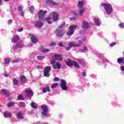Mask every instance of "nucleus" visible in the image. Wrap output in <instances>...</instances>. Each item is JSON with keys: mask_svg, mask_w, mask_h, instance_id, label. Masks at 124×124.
<instances>
[{"mask_svg": "<svg viewBox=\"0 0 124 124\" xmlns=\"http://www.w3.org/2000/svg\"><path fill=\"white\" fill-rule=\"evenodd\" d=\"M86 51H88V47L86 46H84L83 48L80 49V52L81 53H84L86 52Z\"/></svg>", "mask_w": 124, "mask_h": 124, "instance_id": "nucleus-34", "label": "nucleus"}, {"mask_svg": "<svg viewBox=\"0 0 124 124\" xmlns=\"http://www.w3.org/2000/svg\"><path fill=\"white\" fill-rule=\"evenodd\" d=\"M102 63H106L109 62V60L106 58H103L102 59Z\"/></svg>", "mask_w": 124, "mask_h": 124, "instance_id": "nucleus-39", "label": "nucleus"}, {"mask_svg": "<svg viewBox=\"0 0 124 124\" xmlns=\"http://www.w3.org/2000/svg\"><path fill=\"white\" fill-rule=\"evenodd\" d=\"M69 20L70 21H74V20H76V16L73 17H70Z\"/></svg>", "mask_w": 124, "mask_h": 124, "instance_id": "nucleus-49", "label": "nucleus"}, {"mask_svg": "<svg viewBox=\"0 0 124 124\" xmlns=\"http://www.w3.org/2000/svg\"><path fill=\"white\" fill-rule=\"evenodd\" d=\"M44 23L40 21H37L35 24V27L40 29V28H42L43 26Z\"/></svg>", "mask_w": 124, "mask_h": 124, "instance_id": "nucleus-16", "label": "nucleus"}, {"mask_svg": "<svg viewBox=\"0 0 124 124\" xmlns=\"http://www.w3.org/2000/svg\"><path fill=\"white\" fill-rule=\"evenodd\" d=\"M51 90H50V87L46 86V87H44L42 89V92L43 93H50Z\"/></svg>", "mask_w": 124, "mask_h": 124, "instance_id": "nucleus-20", "label": "nucleus"}, {"mask_svg": "<svg viewBox=\"0 0 124 124\" xmlns=\"http://www.w3.org/2000/svg\"><path fill=\"white\" fill-rule=\"evenodd\" d=\"M84 6V1H78V7L79 8H82Z\"/></svg>", "mask_w": 124, "mask_h": 124, "instance_id": "nucleus-27", "label": "nucleus"}, {"mask_svg": "<svg viewBox=\"0 0 124 124\" xmlns=\"http://www.w3.org/2000/svg\"><path fill=\"white\" fill-rule=\"evenodd\" d=\"M22 9H23V7H22V6H18V11L21 12Z\"/></svg>", "mask_w": 124, "mask_h": 124, "instance_id": "nucleus-48", "label": "nucleus"}, {"mask_svg": "<svg viewBox=\"0 0 124 124\" xmlns=\"http://www.w3.org/2000/svg\"><path fill=\"white\" fill-rule=\"evenodd\" d=\"M29 36H31V41L33 43H37L38 42V40L35 38V36H34V35L32 34H29L28 35Z\"/></svg>", "mask_w": 124, "mask_h": 124, "instance_id": "nucleus-14", "label": "nucleus"}, {"mask_svg": "<svg viewBox=\"0 0 124 124\" xmlns=\"http://www.w3.org/2000/svg\"><path fill=\"white\" fill-rule=\"evenodd\" d=\"M25 93L27 94V97L33 95V92L31 90H27L25 91Z\"/></svg>", "mask_w": 124, "mask_h": 124, "instance_id": "nucleus-23", "label": "nucleus"}, {"mask_svg": "<svg viewBox=\"0 0 124 124\" xmlns=\"http://www.w3.org/2000/svg\"><path fill=\"white\" fill-rule=\"evenodd\" d=\"M60 87L62 91H67V86H66V81L63 79H60Z\"/></svg>", "mask_w": 124, "mask_h": 124, "instance_id": "nucleus-9", "label": "nucleus"}, {"mask_svg": "<svg viewBox=\"0 0 124 124\" xmlns=\"http://www.w3.org/2000/svg\"><path fill=\"white\" fill-rule=\"evenodd\" d=\"M90 28V24L87 21H84L82 22V28L83 30H87Z\"/></svg>", "mask_w": 124, "mask_h": 124, "instance_id": "nucleus-12", "label": "nucleus"}, {"mask_svg": "<svg viewBox=\"0 0 124 124\" xmlns=\"http://www.w3.org/2000/svg\"><path fill=\"white\" fill-rule=\"evenodd\" d=\"M8 25H11V24H12V20L9 19L8 21Z\"/></svg>", "mask_w": 124, "mask_h": 124, "instance_id": "nucleus-52", "label": "nucleus"}, {"mask_svg": "<svg viewBox=\"0 0 124 124\" xmlns=\"http://www.w3.org/2000/svg\"><path fill=\"white\" fill-rule=\"evenodd\" d=\"M18 106H19V107H22V108H26V103L20 102L18 103Z\"/></svg>", "mask_w": 124, "mask_h": 124, "instance_id": "nucleus-28", "label": "nucleus"}, {"mask_svg": "<svg viewBox=\"0 0 124 124\" xmlns=\"http://www.w3.org/2000/svg\"><path fill=\"white\" fill-rule=\"evenodd\" d=\"M53 57L55 58L56 61H62V57L61 54L55 53L53 55Z\"/></svg>", "mask_w": 124, "mask_h": 124, "instance_id": "nucleus-13", "label": "nucleus"}, {"mask_svg": "<svg viewBox=\"0 0 124 124\" xmlns=\"http://www.w3.org/2000/svg\"><path fill=\"white\" fill-rule=\"evenodd\" d=\"M78 13L79 16H82V15H83V14L84 13V9H81L79 10Z\"/></svg>", "mask_w": 124, "mask_h": 124, "instance_id": "nucleus-42", "label": "nucleus"}, {"mask_svg": "<svg viewBox=\"0 0 124 124\" xmlns=\"http://www.w3.org/2000/svg\"><path fill=\"white\" fill-rule=\"evenodd\" d=\"M97 56L98 57V58H103V54L102 53H97Z\"/></svg>", "mask_w": 124, "mask_h": 124, "instance_id": "nucleus-45", "label": "nucleus"}, {"mask_svg": "<svg viewBox=\"0 0 124 124\" xmlns=\"http://www.w3.org/2000/svg\"><path fill=\"white\" fill-rule=\"evenodd\" d=\"M64 26H65V22L64 21L61 24V25L59 26L58 29H60V30H62V28L64 27Z\"/></svg>", "mask_w": 124, "mask_h": 124, "instance_id": "nucleus-37", "label": "nucleus"}, {"mask_svg": "<svg viewBox=\"0 0 124 124\" xmlns=\"http://www.w3.org/2000/svg\"><path fill=\"white\" fill-rule=\"evenodd\" d=\"M73 65H74V66H75V67H77V68H80L79 64H78V63H77L76 61H73Z\"/></svg>", "mask_w": 124, "mask_h": 124, "instance_id": "nucleus-29", "label": "nucleus"}, {"mask_svg": "<svg viewBox=\"0 0 124 124\" xmlns=\"http://www.w3.org/2000/svg\"><path fill=\"white\" fill-rule=\"evenodd\" d=\"M64 62L67 66L70 67L73 66V62H72V60L71 59L68 58L66 59Z\"/></svg>", "mask_w": 124, "mask_h": 124, "instance_id": "nucleus-10", "label": "nucleus"}, {"mask_svg": "<svg viewBox=\"0 0 124 124\" xmlns=\"http://www.w3.org/2000/svg\"><path fill=\"white\" fill-rule=\"evenodd\" d=\"M57 86H59V84L57 83H54L51 85V88L54 89V88H57Z\"/></svg>", "mask_w": 124, "mask_h": 124, "instance_id": "nucleus-43", "label": "nucleus"}, {"mask_svg": "<svg viewBox=\"0 0 124 124\" xmlns=\"http://www.w3.org/2000/svg\"><path fill=\"white\" fill-rule=\"evenodd\" d=\"M42 110L43 111L42 112V117L43 118H45V117H48V107L46 105H43L41 107Z\"/></svg>", "mask_w": 124, "mask_h": 124, "instance_id": "nucleus-4", "label": "nucleus"}, {"mask_svg": "<svg viewBox=\"0 0 124 124\" xmlns=\"http://www.w3.org/2000/svg\"><path fill=\"white\" fill-rule=\"evenodd\" d=\"M40 48L42 53H48V52H50V50L49 49L44 48V46H41Z\"/></svg>", "mask_w": 124, "mask_h": 124, "instance_id": "nucleus-25", "label": "nucleus"}, {"mask_svg": "<svg viewBox=\"0 0 124 124\" xmlns=\"http://www.w3.org/2000/svg\"><path fill=\"white\" fill-rule=\"evenodd\" d=\"M13 83L15 86H17V85L19 84V81L17 80V79L14 78L13 79Z\"/></svg>", "mask_w": 124, "mask_h": 124, "instance_id": "nucleus-30", "label": "nucleus"}, {"mask_svg": "<svg viewBox=\"0 0 124 124\" xmlns=\"http://www.w3.org/2000/svg\"><path fill=\"white\" fill-rule=\"evenodd\" d=\"M37 68L39 69H42V68H43V67L42 66H38Z\"/></svg>", "mask_w": 124, "mask_h": 124, "instance_id": "nucleus-59", "label": "nucleus"}, {"mask_svg": "<svg viewBox=\"0 0 124 124\" xmlns=\"http://www.w3.org/2000/svg\"><path fill=\"white\" fill-rule=\"evenodd\" d=\"M20 81L21 83H23V84H25L26 83L27 79L26 78V77H25L24 75H22L20 77Z\"/></svg>", "mask_w": 124, "mask_h": 124, "instance_id": "nucleus-26", "label": "nucleus"}, {"mask_svg": "<svg viewBox=\"0 0 124 124\" xmlns=\"http://www.w3.org/2000/svg\"><path fill=\"white\" fill-rule=\"evenodd\" d=\"M59 46L60 47H63V45L62 44V43H59Z\"/></svg>", "mask_w": 124, "mask_h": 124, "instance_id": "nucleus-60", "label": "nucleus"}, {"mask_svg": "<svg viewBox=\"0 0 124 124\" xmlns=\"http://www.w3.org/2000/svg\"><path fill=\"white\" fill-rule=\"evenodd\" d=\"M49 45L50 46H56V44L55 43H51Z\"/></svg>", "mask_w": 124, "mask_h": 124, "instance_id": "nucleus-57", "label": "nucleus"}, {"mask_svg": "<svg viewBox=\"0 0 124 124\" xmlns=\"http://www.w3.org/2000/svg\"><path fill=\"white\" fill-rule=\"evenodd\" d=\"M37 60H38V61H41V60L45 59V56H37Z\"/></svg>", "mask_w": 124, "mask_h": 124, "instance_id": "nucleus-40", "label": "nucleus"}, {"mask_svg": "<svg viewBox=\"0 0 124 124\" xmlns=\"http://www.w3.org/2000/svg\"><path fill=\"white\" fill-rule=\"evenodd\" d=\"M2 4V0H0V5H1Z\"/></svg>", "mask_w": 124, "mask_h": 124, "instance_id": "nucleus-63", "label": "nucleus"}, {"mask_svg": "<svg viewBox=\"0 0 124 124\" xmlns=\"http://www.w3.org/2000/svg\"><path fill=\"white\" fill-rule=\"evenodd\" d=\"M12 62L13 63H17L18 62H20V59L15 58V60H13Z\"/></svg>", "mask_w": 124, "mask_h": 124, "instance_id": "nucleus-36", "label": "nucleus"}, {"mask_svg": "<svg viewBox=\"0 0 124 124\" xmlns=\"http://www.w3.org/2000/svg\"><path fill=\"white\" fill-rule=\"evenodd\" d=\"M17 119L19 120H24V116H23V113L22 111L18 112L16 115Z\"/></svg>", "mask_w": 124, "mask_h": 124, "instance_id": "nucleus-19", "label": "nucleus"}, {"mask_svg": "<svg viewBox=\"0 0 124 124\" xmlns=\"http://www.w3.org/2000/svg\"><path fill=\"white\" fill-rule=\"evenodd\" d=\"M93 20L94 21L95 24L97 27H99L100 25H101V22L99 21V19H98V18L97 17V18H93Z\"/></svg>", "mask_w": 124, "mask_h": 124, "instance_id": "nucleus-18", "label": "nucleus"}, {"mask_svg": "<svg viewBox=\"0 0 124 124\" xmlns=\"http://www.w3.org/2000/svg\"><path fill=\"white\" fill-rule=\"evenodd\" d=\"M31 106L33 108V109H36L37 108V106H36V103L35 102H32L31 104Z\"/></svg>", "mask_w": 124, "mask_h": 124, "instance_id": "nucleus-32", "label": "nucleus"}, {"mask_svg": "<svg viewBox=\"0 0 124 124\" xmlns=\"http://www.w3.org/2000/svg\"><path fill=\"white\" fill-rule=\"evenodd\" d=\"M78 26L76 25H71L69 27V31L67 32V35L71 36L74 33V29H76Z\"/></svg>", "mask_w": 124, "mask_h": 124, "instance_id": "nucleus-8", "label": "nucleus"}, {"mask_svg": "<svg viewBox=\"0 0 124 124\" xmlns=\"http://www.w3.org/2000/svg\"><path fill=\"white\" fill-rule=\"evenodd\" d=\"M52 69V67L50 66L46 67L44 70V75L45 77H50V70Z\"/></svg>", "mask_w": 124, "mask_h": 124, "instance_id": "nucleus-7", "label": "nucleus"}, {"mask_svg": "<svg viewBox=\"0 0 124 124\" xmlns=\"http://www.w3.org/2000/svg\"><path fill=\"white\" fill-rule=\"evenodd\" d=\"M97 64L98 65H101L102 64L101 63V62H99V61H97Z\"/></svg>", "mask_w": 124, "mask_h": 124, "instance_id": "nucleus-55", "label": "nucleus"}, {"mask_svg": "<svg viewBox=\"0 0 124 124\" xmlns=\"http://www.w3.org/2000/svg\"><path fill=\"white\" fill-rule=\"evenodd\" d=\"M120 70L122 71H124V66H120Z\"/></svg>", "mask_w": 124, "mask_h": 124, "instance_id": "nucleus-53", "label": "nucleus"}, {"mask_svg": "<svg viewBox=\"0 0 124 124\" xmlns=\"http://www.w3.org/2000/svg\"><path fill=\"white\" fill-rule=\"evenodd\" d=\"M4 118H11L12 117V113L11 112L5 111L3 113Z\"/></svg>", "mask_w": 124, "mask_h": 124, "instance_id": "nucleus-17", "label": "nucleus"}, {"mask_svg": "<svg viewBox=\"0 0 124 124\" xmlns=\"http://www.w3.org/2000/svg\"><path fill=\"white\" fill-rule=\"evenodd\" d=\"M11 60L10 58H5L4 60V62H3L2 64L4 66H8L9 65V64L10 63V61Z\"/></svg>", "mask_w": 124, "mask_h": 124, "instance_id": "nucleus-11", "label": "nucleus"}, {"mask_svg": "<svg viewBox=\"0 0 124 124\" xmlns=\"http://www.w3.org/2000/svg\"><path fill=\"white\" fill-rule=\"evenodd\" d=\"M117 43L116 42H112L110 44H109V47H113V46H115Z\"/></svg>", "mask_w": 124, "mask_h": 124, "instance_id": "nucleus-44", "label": "nucleus"}, {"mask_svg": "<svg viewBox=\"0 0 124 124\" xmlns=\"http://www.w3.org/2000/svg\"><path fill=\"white\" fill-rule=\"evenodd\" d=\"M124 62V60H123V58H119L117 59V63H119V64H121V63H123Z\"/></svg>", "mask_w": 124, "mask_h": 124, "instance_id": "nucleus-35", "label": "nucleus"}, {"mask_svg": "<svg viewBox=\"0 0 124 124\" xmlns=\"http://www.w3.org/2000/svg\"><path fill=\"white\" fill-rule=\"evenodd\" d=\"M78 63H79V64H83V61L79 60Z\"/></svg>", "mask_w": 124, "mask_h": 124, "instance_id": "nucleus-58", "label": "nucleus"}, {"mask_svg": "<svg viewBox=\"0 0 124 124\" xmlns=\"http://www.w3.org/2000/svg\"><path fill=\"white\" fill-rule=\"evenodd\" d=\"M29 114H30V115H32V114H33V111H30Z\"/></svg>", "mask_w": 124, "mask_h": 124, "instance_id": "nucleus-62", "label": "nucleus"}, {"mask_svg": "<svg viewBox=\"0 0 124 124\" xmlns=\"http://www.w3.org/2000/svg\"><path fill=\"white\" fill-rule=\"evenodd\" d=\"M23 47H24V44H23V42L19 41L16 43V46H13L11 52H17L18 48H23Z\"/></svg>", "mask_w": 124, "mask_h": 124, "instance_id": "nucleus-5", "label": "nucleus"}, {"mask_svg": "<svg viewBox=\"0 0 124 124\" xmlns=\"http://www.w3.org/2000/svg\"><path fill=\"white\" fill-rule=\"evenodd\" d=\"M20 40V37L18 35H16L14 36L13 38L12 39V43H16Z\"/></svg>", "mask_w": 124, "mask_h": 124, "instance_id": "nucleus-15", "label": "nucleus"}, {"mask_svg": "<svg viewBox=\"0 0 124 124\" xmlns=\"http://www.w3.org/2000/svg\"><path fill=\"white\" fill-rule=\"evenodd\" d=\"M46 13H47V11L40 10L38 12L39 20H40V21H42V22H46V21L48 24H52V22L50 21L51 20V17H44V16L45 14H46Z\"/></svg>", "mask_w": 124, "mask_h": 124, "instance_id": "nucleus-1", "label": "nucleus"}, {"mask_svg": "<svg viewBox=\"0 0 124 124\" xmlns=\"http://www.w3.org/2000/svg\"><path fill=\"white\" fill-rule=\"evenodd\" d=\"M21 16H24V12H21Z\"/></svg>", "mask_w": 124, "mask_h": 124, "instance_id": "nucleus-64", "label": "nucleus"}, {"mask_svg": "<svg viewBox=\"0 0 124 124\" xmlns=\"http://www.w3.org/2000/svg\"><path fill=\"white\" fill-rule=\"evenodd\" d=\"M48 3H50V4H51V5H58V3H56V2L52 0H49L47 1Z\"/></svg>", "mask_w": 124, "mask_h": 124, "instance_id": "nucleus-33", "label": "nucleus"}, {"mask_svg": "<svg viewBox=\"0 0 124 124\" xmlns=\"http://www.w3.org/2000/svg\"><path fill=\"white\" fill-rule=\"evenodd\" d=\"M87 38H81V40H79L78 43L76 44L74 42H70L69 44V46L66 47V50L67 51H69L70 49H71L72 47H80V46H82V44H83L82 42L83 41H85Z\"/></svg>", "mask_w": 124, "mask_h": 124, "instance_id": "nucleus-3", "label": "nucleus"}, {"mask_svg": "<svg viewBox=\"0 0 124 124\" xmlns=\"http://www.w3.org/2000/svg\"><path fill=\"white\" fill-rule=\"evenodd\" d=\"M4 76L5 77H8V74H4Z\"/></svg>", "mask_w": 124, "mask_h": 124, "instance_id": "nucleus-61", "label": "nucleus"}, {"mask_svg": "<svg viewBox=\"0 0 124 124\" xmlns=\"http://www.w3.org/2000/svg\"><path fill=\"white\" fill-rule=\"evenodd\" d=\"M50 63L52 65H55V63H56V60L55 59H53L52 60H51L50 61Z\"/></svg>", "mask_w": 124, "mask_h": 124, "instance_id": "nucleus-46", "label": "nucleus"}, {"mask_svg": "<svg viewBox=\"0 0 124 124\" xmlns=\"http://www.w3.org/2000/svg\"><path fill=\"white\" fill-rule=\"evenodd\" d=\"M15 105V103L14 102H9L7 104V107L9 108H10L11 107H13Z\"/></svg>", "mask_w": 124, "mask_h": 124, "instance_id": "nucleus-31", "label": "nucleus"}, {"mask_svg": "<svg viewBox=\"0 0 124 124\" xmlns=\"http://www.w3.org/2000/svg\"><path fill=\"white\" fill-rule=\"evenodd\" d=\"M1 92L7 97H9V96H10V93H9V92H8V91H7V90H6L5 89H2V90H1Z\"/></svg>", "mask_w": 124, "mask_h": 124, "instance_id": "nucleus-21", "label": "nucleus"}, {"mask_svg": "<svg viewBox=\"0 0 124 124\" xmlns=\"http://www.w3.org/2000/svg\"><path fill=\"white\" fill-rule=\"evenodd\" d=\"M52 15L53 17V20L58 21V19L59 18V14L55 12H53Z\"/></svg>", "mask_w": 124, "mask_h": 124, "instance_id": "nucleus-24", "label": "nucleus"}, {"mask_svg": "<svg viewBox=\"0 0 124 124\" xmlns=\"http://www.w3.org/2000/svg\"><path fill=\"white\" fill-rule=\"evenodd\" d=\"M72 14H73V15H74L75 16H77V17H78V14H77V13H76V12H75V11L72 12Z\"/></svg>", "mask_w": 124, "mask_h": 124, "instance_id": "nucleus-51", "label": "nucleus"}, {"mask_svg": "<svg viewBox=\"0 0 124 124\" xmlns=\"http://www.w3.org/2000/svg\"><path fill=\"white\" fill-rule=\"evenodd\" d=\"M17 99L18 100H25V98H24V97H23V95H18L17 96Z\"/></svg>", "mask_w": 124, "mask_h": 124, "instance_id": "nucleus-38", "label": "nucleus"}, {"mask_svg": "<svg viewBox=\"0 0 124 124\" xmlns=\"http://www.w3.org/2000/svg\"><path fill=\"white\" fill-rule=\"evenodd\" d=\"M119 27L120 28H124V23H121L119 24Z\"/></svg>", "mask_w": 124, "mask_h": 124, "instance_id": "nucleus-50", "label": "nucleus"}, {"mask_svg": "<svg viewBox=\"0 0 124 124\" xmlns=\"http://www.w3.org/2000/svg\"><path fill=\"white\" fill-rule=\"evenodd\" d=\"M53 81L54 82H59V81H60V78H55Z\"/></svg>", "mask_w": 124, "mask_h": 124, "instance_id": "nucleus-47", "label": "nucleus"}, {"mask_svg": "<svg viewBox=\"0 0 124 124\" xmlns=\"http://www.w3.org/2000/svg\"><path fill=\"white\" fill-rule=\"evenodd\" d=\"M33 10H34V7H33V6L31 5L30 8V12H31V13L32 14H33Z\"/></svg>", "mask_w": 124, "mask_h": 124, "instance_id": "nucleus-41", "label": "nucleus"}, {"mask_svg": "<svg viewBox=\"0 0 124 124\" xmlns=\"http://www.w3.org/2000/svg\"><path fill=\"white\" fill-rule=\"evenodd\" d=\"M101 6L104 7L105 11L106 12V14H107L108 16H110L113 13V7H112V5L110 4L102 3L101 4Z\"/></svg>", "mask_w": 124, "mask_h": 124, "instance_id": "nucleus-2", "label": "nucleus"}, {"mask_svg": "<svg viewBox=\"0 0 124 124\" xmlns=\"http://www.w3.org/2000/svg\"><path fill=\"white\" fill-rule=\"evenodd\" d=\"M82 76H83V77H86V76H87V74H86L85 72H82Z\"/></svg>", "mask_w": 124, "mask_h": 124, "instance_id": "nucleus-56", "label": "nucleus"}, {"mask_svg": "<svg viewBox=\"0 0 124 124\" xmlns=\"http://www.w3.org/2000/svg\"><path fill=\"white\" fill-rule=\"evenodd\" d=\"M23 30H24V29H23V28H20V29H18V30H17V31H18V32H21V31H23Z\"/></svg>", "mask_w": 124, "mask_h": 124, "instance_id": "nucleus-54", "label": "nucleus"}, {"mask_svg": "<svg viewBox=\"0 0 124 124\" xmlns=\"http://www.w3.org/2000/svg\"><path fill=\"white\" fill-rule=\"evenodd\" d=\"M55 33L57 37H62L64 35V31L62 29H60V28H57L55 31Z\"/></svg>", "mask_w": 124, "mask_h": 124, "instance_id": "nucleus-6", "label": "nucleus"}, {"mask_svg": "<svg viewBox=\"0 0 124 124\" xmlns=\"http://www.w3.org/2000/svg\"><path fill=\"white\" fill-rule=\"evenodd\" d=\"M52 67L54 69H60L61 68V64L59 62H56V64L52 65Z\"/></svg>", "mask_w": 124, "mask_h": 124, "instance_id": "nucleus-22", "label": "nucleus"}]
</instances>
